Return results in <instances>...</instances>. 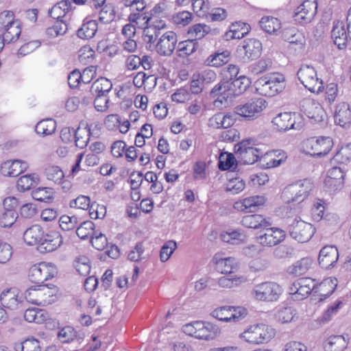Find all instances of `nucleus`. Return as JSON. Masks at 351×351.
<instances>
[{"mask_svg": "<svg viewBox=\"0 0 351 351\" xmlns=\"http://www.w3.org/2000/svg\"><path fill=\"white\" fill-rule=\"evenodd\" d=\"M228 82L232 97L244 93L251 84L250 80L245 75H240L236 78L230 77Z\"/></svg>", "mask_w": 351, "mask_h": 351, "instance_id": "nucleus-34", "label": "nucleus"}, {"mask_svg": "<svg viewBox=\"0 0 351 351\" xmlns=\"http://www.w3.org/2000/svg\"><path fill=\"white\" fill-rule=\"evenodd\" d=\"M266 202V198L263 195H255L246 197L234 204V208L241 212L252 213L263 206Z\"/></svg>", "mask_w": 351, "mask_h": 351, "instance_id": "nucleus-25", "label": "nucleus"}, {"mask_svg": "<svg viewBox=\"0 0 351 351\" xmlns=\"http://www.w3.org/2000/svg\"><path fill=\"white\" fill-rule=\"evenodd\" d=\"M255 86L261 95L273 97L285 88V77L279 73H274L258 79Z\"/></svg>", "mask_w": 351, "mask_h": 351, "instance_id": "nucleus-6", "label": "nucleus"}, {"mask_svg": "<svg viewBox=\"0 0 351 351\" xmlns=\"http://www.w3.org/2000/svg\"><path fill=\"white\" fill-rule=\"evenodd\" d=\"M283 293L282 287L276 282L266 281L255 285L250 295L256 300L274 302L279 300Z\"/></svg>", "mask_w": 351, "mask_h": 351, "instance_id": "nucleus-4", "label": "nucleus"}, {"mask_svg": "<svg viewBox=\"0 0 351 351\" xmlns=\"http://www.w3.org/2000/svg\"><path fill=\"white\" fill-rule=\"evenodd\" d=\"M290 236L300 243L308 241L315 233L311 223L295 219L289 226Z\"/></svg>", "mask_w": 351, "mask_h": 351, "instance_id": "nucleus-12", "label": "nucleus"}, {"mask_svg": "<svg viewBox=\"0 0 351 351\" xmlns=\"http://www.w3.org/2000/svg\"><path fill=\"white\" fill-rule=\"evenodd\" d=\"M221 239L223 242L238 245L245 241L246 235L242 231L234 230L222 232Z\"/></svg>", "mask_w": 351, "mask_h": 351, "instance_id": "nucleus-42", "label": "nucleus"}, {"mask_svg": "<svg viewBox=\"0 0 351 351\" xmlns=\"http://www.w3.org/2000/svg\"><path fill=\"white\" fill-rule=\"evenodd\" d=\"M294 184L298 187V195L300 196V199L302 202L313 190V184L310 180L305 179L295 182Z\"/></svg>", "mask_w": 351, "mask_h": 351, "instance_id": "nucleus-56", "label": "nucleus"}, {"mask_svg": "<svg viewBox=\"0 0 351 351\" xmlns=\"http://www.w3.org/2000/svg\"><path fill=\"white\" fill-rule=\"evenodd\" d=\"M301 111L312 123H319L324 120L326 113L321 104L312 99H304L301 103Z\"/></svg>", "mask_w": 351, "mask_h": 351, "instance_id": "nucleus-15", "label": "nucleus"}, {"mask_svg": "<svg viewBox=\"0 0 351 351\" xmlns=\"http://www.w3.org/2000/svg\"><path fill=\"white\" fill-rule=\"evenodd\" d=\"M230 52L227 50L210 55L206 60L208 66L219 67L229 60Z\"/></svg>", "mask_w": 351, "mask_h": 351, "instance_id": "nucleus-48", "label": "nucleus"}, {"mask_svg": "<svg viewBox=\"0 0 351 351\" xmlns=\"http://www.w3.org/2000/svg\"><path fill=\"white\" fill-rule=\"evenodd\" d=\"M331 37L339 49H342L346 45L348 38L349 37L351 40V34L349 35L348 30L346 29L343 21H337L333 23Z\"/></svg>", "mask_w": 351, "mask_h": 351, "instance_id": "nucleus-26", "label": "nucleus"}, {"mask_svg": "<svg viewBox=\"0 0 351 351\" xmlns=\"http://www.w3.org/2000/svg\"><path fill=\"white\" fill-rule=\"evenodd\" d=\"M28 168L27 162L15 159L7 160L0 166V173L5 177H16L25 171Z\"/></svg>", "mask_w": 351, "mask_h": 351, "instance_id": "nucleus-19", "label": "nucleus"}, {"mask_svg": "<svg viewBox=\"0 0 351 351\" xmlns=\"http://www.w3.org/2000/svg\"><path fill=\"white\" fill-rule=\"evenodd\" d=\"M231 306H223L214 309L210 315L221 322H231Z\"/></svg>", "mask_w": 351, "mask_h": 351, "instance_id": "nucleus-51", "label": "nucleus"}, {"mask_svg": "<svg viewBox=\"0 0 351 351\" xmlns=\"http://www.w3.org/2000/svg\"><path fill=\"white\" fill-rule=\"evenodd\" d=\"M16 351H40V342L35 338H28L22 343L16 345Z\"/></svg>", "mask_w": 351, "mask_h": 351, "instance_id": "nucleus-60", "label": "nucleus"}, {"mask_svg": "<svg viewBox=\"0 0 351 351\" xmlns=\"http://www.w3.org/2000/svg\"><path fill=\"white\" fill-rule=\"evenodd\" d=\"M16 23H18V21L15 19L14 12L11 10H4L0 12V32Z\"/></svg>", "mask_w": 351, "mask_h": 351, "instance_id": "nucleus-53", "label": "nucleus"}, {"mask_svg": "<svg viewBox=\"0 0 351 351\" xmlns=\"http://www.w3.org/2000/svg\"><path fill=\"white\" fill-rule=\"evenodd\" d=\"M45 174L47 179L56 184H60L64 178L63 171L58 166H49L45 169Z\"/></svg>", "mask_w": 351, "mask_h": 351, "instance_id": "nucleus-52", "label": "nucleus"}, {"mask_svg": "<svg viewBox=\"0 0 351 351\" xmlns=\"http://www.w3.org/2000/svg\"><path fill=\"white\" fill-rule=\"evenodd\" d=\"M128 20L130 23H134L138 27L145 28L149 26V23L152 20L149 14L145 12H131L128 16Z\"/></svg>", "mask_w": 351, "mask_h": 351, "instance_id": "nucleus-44", "label": "nucleus"}, {"mask_svg": "<svg viewBox=\"0 0 351 351\" xmlns=\"http://www.w3.org/2000/svg\"><path fill=\"white\" fill-rule=\"evenodd\" d=\"M67 24L62 20H57L52 26L46 29V34L49 37H57L64 34L67 31Z\"/></svg>", "mask_w": 351, "mask_h": 351, "instance_id": "nucleus-55", "label": "nucleus"}, {"mask_svg": "<svg viewBox=\"0 0 351 351\" xmlns=\"http://www.w3.org/2000/svg\"><path fill=\"white\" fill-rule=\"evenodd\" d=\"M347 346V341L343 335L328 337L325 343L326 351H343Z\"/></svg>", "mask_w": 351, "mask_h": 351, "instance_id": "nucleus-40", "label": "nucleus"}, {"mask_svg": "<svg viewBox=\"0 0 351 351\" xmlns=\"http://www.w3.org/2000/svg\"><path fill=\"white\" fill-rule=\"evenodd\" d=\"M314 263L313 259L309 256L302 258L287 268V273L295 276L304 275L313 267Z\"/></svg>", "mask_w": 351, "mask_h": 351, "instance_id": "nucleus-31", "label": "nucleus"}, {"mask_svg": "<svg viewBox=\"0 0 351 351\" xmlns=\"http://www.w3.org/2000/svg\"><path fill=\"white\" fill-rule=\"evenodd\" d=\"M295 114L291 112H280L272 119V123L280 132H285L290 129H295Z\"/></svg>", "mask_w": 351, "mask_h": 351, "instance_id": "nucleus-27", "label": "nucleus"}, {"mask_svg": "<svg viewBox=\"0 0 351 351\" xmlns=\"http://www.w3.org/2000/svg\"><path fill=\"white\" fill-rule=\"evenodd\" d=\"M167 28L165 22L162 20L156 19L153 21L149 26L145 28L143 30L144 40L149 44V47H152V44H154L161 34L162 32Z\"/></svg>", "mask_w": 351, "mask_h": 351, "instance_id": "nucleus-22", "label": "nucleus"}, {"mask_svg": "<svg viewBox=\"0 0 351 351\" xmlns=\"http://www.w3.org/2000/svg\"><path fill=\"white\" fill-rule=\"evenodd\" d=\"M56 128V122L52 119H43L39 121L36 127V132L41 136L52 134Z\"/></svg>", "mask_w": 351, "mask_h": 351, "instance_id": "nucleus-43", "label": "nucleus"}, {"mask_svg": "<svg viewBox=\"0 0 351 351\" xmlns=\"http://www.w3.org/2000/svg\"><path fill=\"white\" fill-rule=\"evenodd\" d=\"M261 29L269 34L277 35L281 29L280 21L271 16H264L259 21Z\"/></svg>", "mask_w": 351, "mask_h": 351, "instance_id": "nucleus-35", "label": "nucleus"}, {"mask_svg": "<svg viewBox=\"0 0 351 351\" xmlns=\"http://www.w3.org/2000/svg\"><path fill=\"white\" fill-rule=\"evenodd\" d=\"M231 91L228 80L221 81L211 89L210 97L215 99V106H217V104H223L232 97Z\"/></svg>", "mask_w": 351, "mask_h": 351, "instance_id": "nucleus-23", "label": "nucleus"}, {"mask_svg": "<svg viewBox=\"0 0 351 351\" xmlns=\"http://www.w3.org/2000/svg\"><path fill=\"white\" fill-rule=\"evenodd\" d=\"M317 10V0H306L295 9L294 20L302 24L310 23L314 19Z\"/></svg>", "mask_w": 351, "mask_h": 351, "instance_id": "nucleus-17", "label": "nucleus"}, {"mask_svg": "<svg viewBox=\"0 0 351 351\" xmlns=\"http://www.w3.org/2000/svg\"><path fill=\"white\" fill-rule=\"evenodd\" d=\"M53 189L51 187H38L32 192V197L38 202H49L53 198Z\"/></svg>", "mask_w": 351, "mask_h": 351, "instance_id": "nucleus-47", "label": "nucleus"}, {"mask_svg": "<svg viewBox=\"0 0 351 351\" xmlns=\"http://www.w3.org/2000/svg\"><path fill=\"white\" fill-rule=\"evenodd\" d=\"M345 172L342 167L335 166L328 169L327 177L324 180L326 186L332 191L343 188L344 184Z\"/></svg>", "mask_w": 351, "mask_h": 351, "instance_id": "nucleus-20", "label": "nucleus"}, {"mask_svg": "<svg viewBox=\"0 0 351 351\" xmlns=\"http://www.w3.org/2000/svg\"><path fill=\"white\" fill-rule=\"evenodd\" d=\"M351 160V143L342 145L332 158L334 162L346 163Z\"/></svg>", "mask_w": 351, "mask_h": 351, "instance_id": "nucleus-54", "label": "nucleus"}, {"mask_svg": "<svg viewBox=\"0 0 351 351\" xmlns=\"http://www.w3.org/2000/svg\"><path fill=\"white\" fill-rule=\"evenodd\" d=\"M62 243V237L60 233L54 230H49L45 232V237L37 246V250L40 253H49L57 250Z\"/></svg>", "mask_w": 351, "mask_h": 351, "instance_id": "nucleus-18", "label": "nucleus"}, {"mask_svg": "<svg viewBox=\"0 0 351 351\" xmlns=\"http://www.w3.org/2000/svg\"><path fill=\"white\" fill-rule=\"evenodd\" d=\"M73 266L80 275L86 276L88 275V256L85 254L76 256L73 261Z\"/></svg>", "mask_w": 351, "mask_h": 351, "instance_id": "nucleus-61", "label": "nucleus"}, {"mask_svg": "<svg viewBox=\"0 0 351 351\" xmlns=\"http://www.w3.org/2000/svg\"><path fill=\"white\" fill-rule=\"evenodd\" d=\"M267 106L266 101L263 98L252 99L245 104L238 105L234 108L237 116L245 118L257 117Z\"/></svg>", "mask_w": 351, "mask_h": 351, "instance_id": "nucleus-16", "label": "nucleus"}, {"mask_svg": "<svg viewBox=\"0 0 351 351\" xmlns=\"http://www.w3.org/2000/svg\"><path fill=\"white\" fill-rule=\"evenodd\" d=\"M265 232L258 237V241L263 246H274L282 242L286 236L285 232L278 228H264Z\"/></svg>", "mask_w": 351, "mask_h": 351, "instance_id": "nucleus-21", "label": "nucleus"}, {"mask_svg": "<svg viewBox=\"0 0 351 351\" xmlns=\"http://www.w3.org/2000/svg\"><path fill=\"white\" fill-rule=\"evenodd\" d=\"M331 282L328 280H324L319 285L315 282V279L311 278H301L295 281L291 287V293L297 295H300L298 300H302L307 297L311 292L318 293L319 291H325L328 287H330V289L326 293H320V300L329 297L334 291L335 288L331 287Z\"/></svg>", "mask_w": 351, "mask_h": 351, "instance_id": "nucleus-2", "label": "nucleus"}, {"mask_svg": "<svg viewBox=\"0 0 351 351\" xmlns=\"http://www.w3.org/2000/svg\"><path fill=\"white\" fill-rule=\"evenodd\" d=\"M93 247L97 250H103L108 245V240L105 234L94 231L91 236V239L89 241Z\"/></svg>", "mask_w": 351, "mask_h": 351, "instance_id": "nucleus-62", "label": "nucleus"}, {"mask_svg": "<svg viewBox=\"0 0 351 351\" xmlns=\"http://www.w3.org/2000/svg\"><path fill=\"white\" fill-rule=\"evenodd\" d=\"M217 270L221 274H231L238 267V263L233 257L221 258L215 254L213 259Z\"/></svg>", "mask_w": 351, "mask_h": 351, "instance_id": "nucleus-32", "label": "nucleus"}, {"mask_svg": "<svg viewBox=\"0 0 351 351\" xmlns=\"http://www.w3.org/2000/svg\"><path fill=\"white\" fill-rule=\"evenodd\" d=\"M261 42L256 38H247L242 41L238 47L237 51L242 56L244 62L258 58L262 53Z\"/></svg>", "mask_w": 351, "mask_h": 351, "instance_id": "nucleus-13", "label": "nucleus"}, {"mask_svg": "<svg viewBox=\"0 0 351 351\" xmlns=\"http://www.w3.org/2000/svg\"><path fill=\"white\" fill-rule=\"evenodd\" d=\"M5 43L9 44L17 41L21 34V27L19 22L0 32Z\"/></svg>", "mask_w": 351, "mask_h": 351, "instance_id": "nucleus-41", "label": "nucleus"}, {"mask_svg": "<svg viewBox=\"0 0 351 351\" xmlns=\"http://www.w3.org/2000/svg\"><path fill=\"white\" fill-rule=\"evenodd\" d=\"M112 83L105 77H100L97 79L91 85L90 91L93 96L100 94L107 95L112 88Z\"/></svg>", "mask_w": 351, "mask_h": 351, "instance_id": "nucleus-39", "label": "nucleus"}, {"mask_svg": "<svg viewBox=\"0 0 351 351\" xmlns=\"http://www.w3.org/2000/svg\"><path fill=\"white\" fill-rule=\"evenodd\" d=\"M59 289L55 285L36 283L26 289L22 297L27 302L37 305L47 306L55 302L58 298Z\"/></svg>", "mask_w": 351, "mask_h": 351, "instance_id": "nucleus-1", "label": "nucleus"}, {"mask_svg": "<svg viewBox=\"0 0 351 351\" xmlns=\"http://www.w3.org/2000/svg\"><path fill=\"white\" fill-rule=\"evenodd\" d=\"M22 295L19 296V290L11 287L3 290L0 295V301L4 307L11 308L17 306L21 302Z\"/></svg>", "mask_w": 351, "mask_h": 351, "instance_id": "nucleus-33", "label": "nucleus"}, {"mask_svg": "<svg viewBox=\"0 0 351 351\" xmlns=\"http://www.w3.org/2000/svg\"><path fill=\"white\" fill-rule=\"evenodd\" d=\"M274 336V329L264 324L252 325L240 335L241 339L254 344L267 343Z\"/></svg>", "mask_w": 351, "mask_h": 351, "instance_id": "nucleus-7", "label": "nucleus"}, {"mask_svg": "<svg viewBox=\"0 0 351 351\" xmlns=\"http://www.w3.org/2000/svg\"><path fill=\"white\" fill-rule=\"evenodd\" d=\"M235 158L232 154L222 152L219 156L218 167L220 170H228L233 167Z\"/></svg>", "mask_w": 351, "mask_h": 351, "instance_id": "nucleus-63", "label": "nucleus"}, {"mask_svg": "<svg viewBox=\"0 0 351 351\" xmlns=\"http://www.w3.org/2000/svg\"><path fill=\"white\" fill-rule=\"evenodd\" d=\"M241 223L243 226L252 229L265 228L271 225L269 219L265 218L263 215L257 214L243 217Z\"/></svg>", "mask_w": 351, "mask_h": 351, "instance_id": "nucleus-29", "label": "nucleus"}, {"mask_svg": "<svg viewBox=\"0 0 351 351\" xmlns=\"http://www.w3.org/2000/svg\"><path fill=\"white\" fill-rule=\"evenodd\" d=\"M171 100L178 104H184L190 100H193L191 93L185 86L176 90L171 96Z\"/></svg>", "mask_w": 351, "mask_h": 351, "instance_id": "nucleus-58", "label": "nucleus"}, {"mask_svg": "<svg viewBox=\"0 0 351 351\" xmlns=\"http://www.w3.org/2000/svg\"><path fill=\"white\" fill-rule=\"evenodd\" d=\"M176 243L173 241H169L166 242L161 247L160 252V261L162 262L167 261L176 249Z\"/></svg>", "mask_w": 351, "mask_h": 351, "instance_id": "nucleus-64", "label": "nucleus"}, {"mask_svg": "<svg viewBox=\"0 0 351 351\" xmlns=\"http://www.w3.org/2000/svg\"><path fill=\"white\" fill-rule=\"evenodd\" d=\"M255 86L261 95L273 97L285 88V77L279 73H274L258 79Z\"/></svg>", "mask_w": 351, "mask_h": 351, "instance_id": "nucleus-5", "label": "nucleus"}, {"mask_svg": "<svg viewBox=\"0 0 351 351\" xmlns=\"http://www.w3.org/2000/svg\"><path fill=\"white\" fill-rule=\"evenodd\" d=\"M38 178L34 173L22 176L16 182V188L19 191H29L34 186Z\"/></svg>", "mask_w": 351, "mask_h": 351, "instance_id": "nucleus-49", "label": "nucleus"}, {"mask_svg": "<svg viewBox=\"0 0 351 351\" xmlns=\"http://www.w3.org/2000/svg\"><path fill=\"white\" fill-rule=\"evenodd\" d=\"M197 47V41L190 38L178 43V50L180 56H186L195 52Z\"/></svg>", "mask_w": 351, "mask_h": 351, "instance_id": "nucleus-57", "label": "nucleus"}, {"mask_svg": "<svg viewBox=\"0 0 351 351\" xmlns=\"http://www.w3.org/2000/svg\"><path fill=\"white\" fill-rule=\"evenodd\" d=\"M338 258L337 248L333 245H326L320 250L318 261L322 268L329 269L335 266Z\"/></svg>", "mask_w": 351, "mask_h": 351, "instance_id": "nucleus-24", "label": "nucleus"}, {"mask_svg": "<svg viewBox=\"0 0 351 351\" xmlns=\"http://www.w3.org/2000/svg\"><path fill=\"white\" fill-rule=\"evenodd\" d=\"M238 25L237 24H232L230 26V29L224 34V38L227 40L232 39H241L243 38L250 31V25H243L244 27H241V30H238Z\"/></svg>", "mask_w": 351, "mask_h": 351, "instance_id": "nucleus-50", "label": "nucleus"}, {"mask_svg": "<svg viewBox=\"0 0 351 351\" xmlns=\"http://www.w3.org/2000/svg\"><path fill=\"white\" fill-rule=\"evenodd\" d=\"M334 117L337 125L342 128L349 126L351 123V110L349 104L346 102L337 104Z\"/></svg>", "mask_w": 351, "mask_h": 351, "instance_id": "nucleus-30", "label": "nucleus"}, {"mask_svg": "<svg viewBox=\"0 0 351 351\" xmlns=\"http://www.w3.org/2000/svg\"><path fill=\"white\" fill-rule=\"evenodd\" d=\"M298 80L312 93H319L324 89V83L317 77V71L310 65H302L297 73Z\"/></svg>", "mask_w": 351, "mask_h": 351, "instance_id": "nucleus-10", "label": "nucleus"}, {"mask_svg": "<svg viewBox=\"0 0 351 351\" xmlns=\"http://www.w3.org/2000/svg\"><path fill=\"white\" fill-rule=\"evenodd\" d=\"M298 187L295 186L294 183L291 184L286 186L282 193V198L287 204H300L301 203L300 196L298 195Z\"/></svg>", "mask_w": 351, "mask_h": 351, "instance_id": "nucleus-45", "label": "nucleus"}, {"mask_svg": "<svg viewBox=\"0 0 351 351\" xmlns=\"http://www.w3.org/2000/svg\"><path fill=\"white\" fill-rule=\"evenodd\" d=\"M295 315V310L291 306L280 307L276 314V319L282 323L291 322Z\"/></svg>", "mask_w": 351, "mask_h": 351, "instance_id": "nucleus-59", "label": "nucleus"}, {"mask_svg": "<svg viewBox=\"0 0 351 351\" xmlns=\"http://www.w3.org/2000/svg\"><path fill=\"white\" fill-rule=\"evenodd\" d=\"M183 332L199 339H213L220 333L219 328L210 322L196 321L186 324L182 327Z\"/></svg>", "mask_w": 351, "mask_h": 351, "instance_id": "nucleus-3", "label": "nucleus"}, {"mask_svg": "<svg viewBox=\"0 0 351 351\" xmlns=\"http://www.w3.org/2000/svg\"><path fill=\"white\" fill-rule=\"evenodd\" d=\"M332 146V139L329 136L311 137L302 143V149L305 154L318 157L328 154Z\"/></svg>", "mask_w": 351, "mask_h": 351, "instance_id": "nucleus-8", "label": "nucleus"}, {"mask_svg": "<svg viewBox=\"0 0 351 351\" xmlns=\"http://www.w3.org/2000/svg\"><path fill=\"white\" fill-rule=\"evenodd\" d=\"M71 9L69 0H62L54 5L49 11V16L56 20L63 18Z\"/></svg>", "mask_w": 351, "mask_h": 351, "instance_id": "nucleus-38", "label": "nucleus"}, {"mask_svg": "<svg viewBox=\"0 0 351 351\" xmlns=\"http://www.w3.org/2000/svg\"><path fill=\"white\" fill-rule=\"evenodd\" d=\"M176 34L173 31H167L159 36L154 44L155 49L158 54L169 56L173 52L177 43Z\"/></svg>", "mask_w": 351, "mask_h": 351, "instance_id": "nucleus-14", "label": "nucleus"}, {"mask_svg": "<svg viewBox=\"0 0 351 351\" xmlns=\"http://www.w3.org/2000/svg\"><path fill=\"white\" fill-rule=\"evenodd\" d=\"M24 318L28 322L43 324L47 320L48 313L43 309L29 308L25 311Z\"/></svg>", "mask_w": 351, "mask_h": 351, "instance_id": "nucleus-37", "label": "nucleus"}, {"mask_svg": "<svg viewBox=\"0 0 351 351\" xmlns=\"http://www.w3.org/2000/svg\"><path fill=\"white\" fill-rule=\"evenodd\" d=\"M254 141L243 140L234 145V152L243 164H254L267 152L254 147Z\"/></svg>", "mask_w": 351, "mask_h": 351, "instance_id": "nucleus-9", "label": "nucleus"}, {"mask_svg": "<svg viewBox=\"0 0 351 351\" xmlns=\"http://www.w3.org/2000/svg\"><path fill=\"white\" fill-rule=\"evenodd\" d=\"M20 202L18 198L14 196L5 197L3 202L5 212H10V219L5 222V225L13 224L17 217L16 210L19 208Z\"/></svg>", "mask_w": 351, "mask_h": 351, "instance_id": "nucleus-36", "label": "nucleus"}, {"mask_svg": "<svg viewBox=\"0 0 351 351\" xmlns=\"http://www.w3.org/2000/svg\"><path fill=\"white\" fill-rule=\"evenodd\" d=\"M208 25L204 23H197L189 27L187 35L189 38L196 41L197 40L202 39L206 35H208Z\"/></svg>", "mask_w": 351, "mask_h": 351, "instance_id": "nucleus-46", "label": "nucleus"}, {"mask_svg": "<svg viewBox=\"0 0 351 351\" xmlns=\"http://www.w3.org/2000/svg\"><path fill=\"white\" fill-rule=\"evenodd\" d=\"M58 274L55 265L40 262L34 264L28 271L29 280L35 283L43 284L45 281L53 278Z\"/></svg>", "mask_w": 351, "mask_h": 351, "instance_id": "nucleus-11", "label": "nucleus"}, {"mask_svg": "<svg viewBox=\"0 0 351 351\" xmlns=\"http://www.w3.org/2000/svg\"><path fill=\"white\" fill-rule=\"evenodd\" d=\"M45 237L43 227L38 224L32 225L23 234L25 243L30 246L39 245Z\"/></svg>", "mask_w": 351, "mask_h": 351, "instance_id": "nucleus-28", "label": "nucleus"}]
</instances>
